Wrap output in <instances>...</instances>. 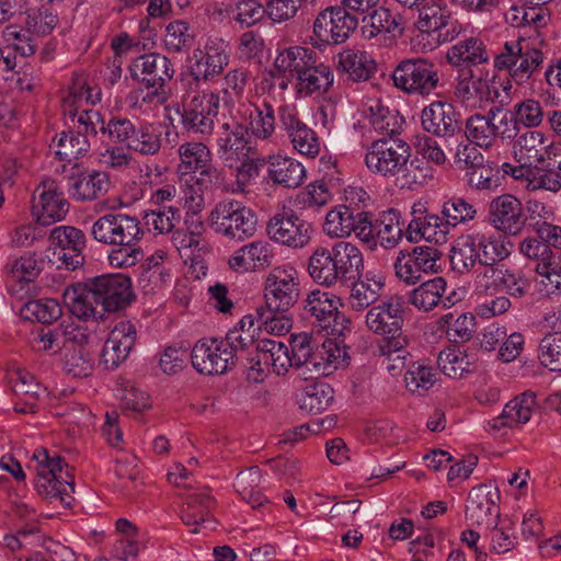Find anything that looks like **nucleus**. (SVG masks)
Returning a JSON list of instances; mask_svg holds the SVG:
<instances>
[{
    "label": "nucleus",
    "mask_w": 561,
    "mask_h": 561,
    "mask_svg": "<svg viewBox=\"0 0 561 561\" xmlns=\"http://www.w3.org/2000/svg\"><path fill=\"white\" fill-rule=\"evenodd\" d=\"M362 265V251L351 242L339 241L331 248L318 247L312 252L308 273L319 285L334 287L355 279Z\"/></svg>",
    "instance_id": "nucleus-1"
},
{
    "label": "nucleus",
    "mask_w": 561,
    "mask_h": 561,
    "mask_svg": "<svg viewBox=\"0 0 561 561\" xmlns=\"http://www.w3.org/2000/svg\"><path fill=\"white\" fill-rule=\"evenodd\" d=\"M36 461L35 488L38 494L51 501H58L64 507H69L73 501V474L59 456L50 457L44 448L35 450Z\"/></svg>",
    "instance_id": "nucleus-2"
},
{
    "label": "nucleus",
    "mask_w": 561,
    "mask_h": 561,
    "mask_svg": "<svg viewBox=\"0 0 561 561\" xmlns=\"http://www.w3.org/2000/svg\"><path fill=\"white\" fill-rule=\"evenodd\" d=\"M404 300L400 296H391L387 301L371 307L366 314V325L369 331L383 336L380 345L381 353L400 351L408 345L403 334Z\"/></svg>",
    "instance_id": "nucleus-3"
},
{
    "label": "nucleus",
    "mask_w": 561,
    "mask_h": 561,
    "mask_svg": "<svg viewBox=\"0 0 561 561\" xmlns=\"http://www.w3.org/2000/svg\"><path fill=\"white\" fill-rule=\"evenodd\" d=\"M101 133L107 134L112 141L144 156H154L161 148V136L152 125L126 117H112L107 124H102Z\"/></svg>",
    "instance_id": "nucleus-4"
},
{
    "label": "nucleus",
    "mask_w": 561,
    "mask_h": 561,
    "mask_svg": "<svg viewBox=\"0 0 561 561\" xmlns=\"http://www.w3.org/2000/svg\"><path fill=\"white\" fill-rule=\"evenodd\" d=\"M391 77L397 89L412 95L427 96L440 87L439 68L427 58L401 60Z\"/></svg>",
    "instance_id": "nucleus-5"
},
{
    "label": "nucleus",
    "mask_w": 561,
    "mask_h": 561,
    "mask_svg": "<svg viewBox=\"0 0 561 561\" xmlns=\"http://www.w3.org/2000/svg\"><path fill=\"white\" fill-rule=\"evenodd\" d=\"M210 226L227 238L243 241L256 230V215L242 202L224 199L216 205L209 216Z\"/></svg>",
    "instance_id": "nucleus-6"
},
{
    "label": "nucleus",
    "mask_w": 561,
    "mask_h": 561,
    "mask_svg": "<svg viewBox=\"0 0 561 561\" xmlns=\"http://www.w3.org/2000/svg\"><path fill=\"white\" fill-rule=\"evenodd\" d=\"M411 157V148L398 134L374 140L365 156L367 168L383 178H397Z\"/></svg>",
    "instance_id": "nucleus-7"
},
{
    "label": "nucleus",
    "mask_w": 561,
    "mask_h": 561,
    "mask_svg": "<svg viewBox=\"0 0 561 561\" xmlns=\"http://www.w3.org/2000/svg\"><path fill=\"white\" fill-rule=\"evenodd\" d=\"M543 62V54L531 46L530 42L519 37L515 42H506L503 50L494 58L497 70H507L511 78L518 84L526 82Z\"/></svg>",
    "instance_id": "nucleus-8"
},
{
    "label": "nucleus",
    "mask_w": 561,
    "mask_h": 561,
    "mask_svg": "<svg viewBox=\"0 0 561 561\" xmlns=\"http://www.w3.org/2000/svg\"><path fill=\"white\" fill-rule=\"evenodd\" d=\"M442 252L433 245H417L398 252L393 267L398 279L415 285L440 270Z\"/></svg>",
    "instance_id": "nucleus-9"
},
{
    "label": "nucleus",
    "mask_w": 561,
    "mask_h": 561,
    "mask_svg": "<svg viewBox=\"0 0 561 561\" xmlns=\"http://www.w3.org/2000/svg\"><path fill=\"white\" fill-rule=\"evenodd\" d=\"M266 232L271 240L291 249H302L312 237V225L290 207L283 206L268 220Z\"/></svg>",
    "instance_id": "nucleus-10"
},
{
    "label": "nucleus",
    "mask_w": 561,
    "mask_h": 561,
    "mask_svg": "<svg viewBox=\"0 0 561 561\" xmlns=\"http://www.w3.org/2000/svg\"><path fill=\"white\" fill-rule=\"evenodd\" d=\"M239 359L226 339H202L191 353L193 367L208 376L224 375L231 370Z\"/></svg>",
    "instance_id": "nucleus-11"
},
{
    "label": "nucleus",
    "mask_w": 561,
    "mask_h": 561,
    "mask_svg": "<svg viewBox=\"0 0 561 561\" xmlns=\"http://www.w3.org/2000/svg\"><path fill=\"white\" fill-rule=\"evenodd\" d=\"M91 234L99 243L115 247L128 245L134 240H141L144 231L136 216L108 213L93 222Z\"/></svg>",
    "instance_id": "nucleus-12"
},
{
    "label": "nucleus",
    "mask_w": 561,
    "mask_h": 561,
    "mask_svg": "<svg viewBox=\"0 0 561 561\" xmlns=\"http://www.w3.org/2000/svg\"><path fill=\"white\" fill-rule=\"evenodd\" d=\"M130 77L153 90V95L165 100L167 85L172 80L175 70L171 60L159 53H148L138 56L129 66Z\"/></svg>",
    "instance_id": "nucleus-13"
},
{
    "label": "nucleus",
    "mask_w": 561,
    "mask_h": 561,
    "mask_svg": "<svg viewBox=\"0 0 561 561\" xmlns=\"http://www.w3.org/2000/svg\"><path fill=\"white\" fill-rule=\"evenodd\" d=\"M298 273L291 266L275 267L264 285V306L268 311L288 312L299 297Z\"/></svg>",
    "instance_id": "nucleus-14"
},
{
    "label": "nucleus",
    "mask_w": 561,
    "mask_h": 561,
    "mask_svg": "<svg viewBox=\"0 0 561 561\" xmlns=\"http://www.w3.org/2000/svg\"><path fill=\"white\" fill-rule=\"evenodd\" d=\"M358 19L344 5L328 7L313 21V35L327 45L344 43L357 28Z\"/></svg>",
    "instance_id": "nucleus-15"
},
{
    "label": "nucleus",
    "mask_w": 561,
    "mask_h": 561,
    "mask_svg": "<svg viewBox=\"0 0 561 561\" xmlns=\"http://www.w3.org/2000/svg\"><path fill=\"white\" fill-rule=\"evenodd\" d=\"M180 164L179 171L182 174H198L195 183L204 188L210 187L220 180V171L211 163V153L207 146L202 142H185L179 147Z\"/></svg>",
    "instance_id": "nucleus-16"
},
{
    "label": "nucleus",
    "mask_w": 561,
    "mask_h": 561,
    "mask_svg": "<svg viewBox=\"0 0 561 561\" xmlns=\"http://www.w3.org/2000/svg\"><path fill=\"white\" fill-rule=\"evenodd\" d=\"M88 280L104 313L119 311L133 300L130 279L122 274H106Z\"/></svg>",
    "instance_id": "nucleus-17"
},
{
    "label": "nucleus",
    "mask_w": 561,
    "mask_h": 561,
    "mask_svg": "<svg viewBox=\"0 0 561 561\" xmlns=\"http://www.w3.org/2000/svg\"><path fill=\"white\" fill-rule=\"evenodd\" d=\"M528 216L522 202L511 194L493 198L489 204V222L506 236H518L526 226Z\"/></svg>",
    "instance_id": "nucleus-18"
},
{
    "label": "nucleus",
    "mask_w": 561,
    "mask_h": 561,
    "mask_svg": "<svg viewBox=\"0 0 561 561\" xmlns=\"http://www.w3.org/2000/svg\"><path fill=\"white\" fill-rule=\"evenodd\" d=\"M220 96L218 94H196L184 106L182 124L187 131L211 135L214 118L218 115Z\"/></svg>",
    "instance_id": "nucleus-19"
},
{
    "label": "nucleus",
    "mask_w": 561,
    "mask_h": 561,
    "mask_svg": "<svg viewBox=\"0 0 561 561\" xmlns=\"http://www.w3.org/2000/svg\"><path fill=\"white\" fill-rule=\"evenodd\" d=\"M499 500L500 492L493 483L473 486L467 500L466 518L471 524L485 527L492 526L500 517L496 505Z\"/></svg>",
    "instance_id": "nucleus-20"
},
{
    "label": "nucleus",
    "mask_w": 561,
    "mask_h": 561,
    "mask_svg": "<svg viewBox=\"0 0 561 561\" xmlns=\"http://www.w3.org/2000/svg\"><path fill=\"white\" fill-rule=\"evenodd\" d=\"M280 127L287 133L294 148L301 154L314 158L320 151V141L316 133L300 121L295 107H278Z\"/></svg>",
    "instance_id": "nucleus-21"
},
{
    "label": "nucleus",
    "mask_w": 561,
    "mask_h": 561,
    "mask_svg": "<svg viewBox=\"0 0 561 561\" xmlns=\"http://www.w3.org/2000/svg\"><path fill=\"white\" fill-rule=\"evenodd\" d=\"M458 116L451 104L434 101L423 108L421 124L425 131L436 137L450 138L461 131Z\"/></svg>",
    "instance_id": "nucleus-22"
},
{
    "label": "nucleus",
    "mask_w": 561,
    "mask_h": 561,
    "mask_svg": "<svg viewBox=\"0 0 561 561\" xmlns=\"http://www.w3.org/2000/svg\"><path fill=\"white\" fill-rule=\"evenodd\" d=\"M137 331L129 321L118 322L104 343L101 362L106 369H114L123 363L135 346Z\"/></svg>",
    "instance_id": "nucleus-23"
},
{
    "label": "nucleus",
    "mask_w": 561,
    "mask_h": 561,
    "mask_svg": "<svg viewBox=\"0 0 561 561\" xmlns=\"http://www.w3.org/2000/svg\"><path fill=\"white\" fill-rule=\"evenodd\" d=\"M38 202L34 203L33 209L37 220L42 225H51L62 220L69 211V203L53 180H46L42 186L36 188Z\"/></svg>",
    "instance_id": "nucleus-24"
},
{
    "label": "nucleus",
    "mask_w": 561,
    "mask_h": 561,
    "mask_svg": "<svg viewBox=\"0 0 561 561\" xmlns=\"http://www.w3.org/2000/svg\"><path fill=\"white\" fill-rule=\"evenodd\" d=\"M64 304L71 314L83 321L102 320L105 314L89 280L68 287L64 293Z\"/></svg>",
    "instance_id": "nucleus-25"
},
{
    "label": "nucleus",
    "mask_w": 561,
    "mask_h": 561,
    "mask_svg": "<svg viewBox=\"0 0 561 561\" xmlns=\"http://www.w3.org/2000/svg\"><path fill=\"white\" fill-rule=\"evenodd\" d=\"M49 240L53 245L61 249L60 257L68 270H76L83 264L85 236L80 229L71 226L56 227L50 231Z\"/></svg>",
    "instance_id": "nucleus-26"
},
{
    "label": "nucleus",
    "mask_w": 561,
    "mask_h": 561,
    "mask_svg": "<svg viewBox=\"0 0 561 561\" xmlns=\"http://www.w3.org/2000/svg\"><path fill=\"white\" fill-rule=\"evenodd\" d=\"M108 187L110 179L105 172H79L78 168L73 167L68 178V193L79 202L96 199L104 195Z\"/></svg>",
    "instance_id": "nucleus-27"
},
{
    "label": "nucleus",
    "mask_w": 561,
    "mask_h": 561,
    "mask_svg": "<svg viewBox=\"0 0 561 561\" xmlns=\"http://www.w3.org/2000/svg\"><path fill=\"white\" fill-rule=\"evenodd\" d=\"M234 112L240 119L249 116L250 122L244 126L247 134L262 140H266L273 135L275 112L270 103L263 102L262 105L257 106L251 102L239 101Z\"/></svg>",
    "instance_id": "nucleus-28"
},
{
    "label": "nucleus",
    "mask_w": 561,
    "mask_h": 561,
    "mask_svg": "<svg viewBox=\"0 0 561 561\" xmlns=\"http://www.w3.org/2000/svg\"><path fill=\"white\" fill-rule=\"evenodd\" d=\"M411 216L412 219L405 230L407 238L411 242H417L421 239L432 240L437 234L444 237L449 232L444 217L430 214L422 204L413 206Z\"/></svg>",
    "instance_id": "nucleus-29"
},
{
    "label": "nucleus",
    "mask_w": 561,
    "mask_h": 561,
    "mask_svg": "<svg viewBox=\"0 0 561 561\" xmlns=\"http://www.w3.org/2000/svg\"><path fill=\"white\" fill-rule=\"evenodd\" d=\"M229 64V51L224 42L206 46V51L191 67L190 73L198 82L213 81Z\"/></svg>",
    "instance_id": "nucleus-30"
},
{
    "label": "nucleus",
    "mask_w": 561,
    "mask_h": 561,
    "mask_svg": "<svg viewBox=\"0 0 561 561\" xmlns=\"http://www.w3.org/2000/svg\"><path fill=\"white\" fill-rule=\"evenodd\" d=\"M536 394L524 392L507 402L500 416L492 421V428L514 427L526 424L536 409Z\"/></svg>",
    "instance_id": "nucleus-31"
},
{
    "label": "nucleus",
    "mask_w": 561,
    "mask_h": 561,
    "mask_svg": "<svg viewBox=\"0 0 561 561\" xmlns=\"http://www.w3.org/2000/svg\"><path fill=\"white\" fill-rule=\"evenodd\" d=\"M447 61L459 70L479 69L489 61V54L482 41L469 37L451 46L446 54Z\"/></svg>",
    "instance_id": "nucleus-32"
},
{
    "label": "nucleus",
    "mask_w": 561,
    "mask_h": 561,
    "mask_svg": "<svg viewBox=\"0 0 561 561\" xmlns=\"http://www.w3.org/2000/svg\"><path fill=\"white\" fill-rule=\"evenodd\" d=\"M550 144L539 130H527L515 138L513 154L516 161L543 163Z\"/></svg>",
    "instance_id": "nucleus-33"
},
{
    "label": "nucleus",
    "mask_w": 561,
    "mask_h": 561,
    "mask_svg": "<svg viewBox=\"0 0 561 561\" xmlns=\"http://www.w3.org/2000/svg\"><path fill=\"white\" fill-rule=\"evenodd\" d=\"M364 264L358 267V275L353 280L343 282L341 286L350 288L348 304L353 310L363 311L374 305L380 297L383 284L369 278L362 279Z\"/></svg>",
    "instance_id": "nucleus-34"
},
{
    "label": "nucleus",
    "mask_w": 561,
    "mask_h": 561,
    "mask_svg": "<svg viewBox=\"0 0 561 561\" xmlns=\"http://www.w3.org/2000/svg\"><path fill=\"white\" fill-rule=\"evenodd\" d=\"M231 122H224L220 125V131L217 136L218 151L226 156V160L232 159L233 154H238L245 149L247 134L242 119H240L234 111H228Z\"/></svg>",
    "instance_id": "nucleus-35"
},
{
    "label": "nucleus",
    "mask_w": 561,
    "mask_h": 561,
    "mask_svg": "<svg viewBox=\"0 0 561 561\" xmlns=\"http://www.w3.org/2000/svg\"><path fill=\"white\" fill-rule=\"evenodd\" d=\"M334 75L331 68L319 60V56L314 57V64L308 65L297 79V88L299 93L311 95L314 92H327L333 84Z\"/></svg>",
    "instance_id": "nucleus-36"
},
{
    "label": "nucleus",
    "mask_w": 561,
    "mask_h": 561,
    "mask_svg": "<svg viewBox=\"0 0 561 561\" xmlns=\"http://www.w3.org/2000/svg\"><path fill=\"white\" fill-rule=\"evenodd\" d=\"M480 252L477 239L467 234L459 237L450 249L449 261L451 268L460 274L479 267Z\"/></svg>",
    "instance_id": "nucleus-37"
},
{
    "label": "nucleus",
    "mask_w": 561,
    "mask_h": 561,
    "mask_svg": "<svg viewBox=\"0 0 561 561\" xmlns=\"http://www.w3.org/2000/svg\"><path fill=\"white\" fill-rule=\"evenodd\" d=\"M446 286V280L440 276L424 279L409 293V302L421 311H431L443 301Z\"/></svg>",
    "instance_id": "nucleus-38"
},
{
    "label": "nucleus",
    "mask_w": 561,
    "mask_h": 561,
    "mask_svg": "<svg viewBox=\"0 0 561 561\" xmlns=\"http://www.w3.org/2000/svg\"><path fill=\"white\" fill-rule=\"evenodd\" d=\"M318 54L312 49L293 46L280 51L274 61L276 71L289 73L297 80L308 65L314 64Z\"/></svg>",
    "instance_id": "nucleus-39"
},
{
    "label": "nucleus",
    "mask_w": 561,
    "mask_h": 561,
    "mask_svg": "<svg viewBox=\"0 0 561 561\" xmlns=\"http://www.w3.org/2000/svg\"><path fill=\"white\" fill-rule=\"evenodd\" d=\"M268 175L273 182L287 187H298L305 179L302 164L288 157H274L270 161Z\"/></svg>",
    "instance_id": "nucleus-40"
},
{
    "label": "nucleus",
    "mask_w": 561,
    "mask_h": 561,
    "mask_svg": "<svg viewBox=\"0 0 561 561\" xmlns=\"http://www.w3.org/2000/svg\"><path fill=\"white\" fill-rule=\"evenodd\" d=\"M340 67L346 75L347 80L360 82L368 80L376 71V62L362 50H345L340 54Z\"/></svg>",
    "instance_id": "nucleus-41"
},
{
    "label": "nucleus",
    "mask_w": 561,
    "mask_h": 561,
    "mask_svg": "<svg viewBox=\"0 0 561 561\" xmlns=\"http://www.w3.org/2000/svg\"><path fill=\"white\" fill-rule=\"evenodd\" d=\"M304 310L314 317L323 329H329L337 316L336 301L328 293L319 289L308 294L304 301Z\"/></svg>",
    "instance_id": "nucleus-42"
},
{
    "label": "nucleus",
    "mask_w": 561,
    "mask_h": 561,
    "mask_svg": "<svg viewBox=\"0 0 561 561\" xmlns=\"http://www.w3.org/2000/svg\"><path fill=\"white\" fill-rule=\"evenodd\" d=\"M55 154L61 161L71 162L80 157H84L90 150V141L82 130L62 131L55 139Z\"/></svg>",
    "instance_id": "nucleus-43"
},
{
    "label": "nucleus",
    "mask_w": 561,
    "mask_h": 561,
    "mask_svg": "<svg viewBox=\"0 0 561 561\" xmlns=\"http://www.w3.org/2000/svg\"><path fill=\"white\" fill-rule=\"evenodd\" d=\"M363 33L368 37H375L380 33L401 34L403 27L399 23V18L393 15L391 11L385 7L374 8L367 15L363 18Z\"/></svg>",
    "instance_id": "nucleus-44"
},
{
    "label": "nucleus",
    "mask_w": 561,
    "mask_h": 561,
    "mask_svg": "<svg viewBox=\"0 0 561 561\" xmlns=\"http://www.w3.org/2000/svg\"><path fill=\"white\" fill-rule=\"evenodd\" d=\"M439 329L451 342H463L471 339L476 328V318L471 313L448 312L439 319Z\"/></svg>",
    "instance_id": "nucleus-45"
},
{
    "label": "nucleus",
    "mask_w": 561,
    "mask_h": 561,
    "mask_svg": "<svg viewBox=\"0 0 561 561\" xmlns=\"http://www.w3.org/2000/svg\"><path fill=\"white\" fill-rule=\"evenodd\" d=\"M333 394L334 391L329 383L312 382L306 386L301 392L298 400L299 407L309 413H321L332 403Z\"/></svg>",
    "instance_id": "nucleus-46"
},
{
    "label": "nucleus",
    "mask_w": 561,
    "mask_h": 561,
    "mask_svg": "<svg viewBox=\"0 0 561 561\" xmlns=\"http://www.w3.org/2000/svg\"><path fill=\"white\" fill-rule=\"evenodd\" d=\"M356 211L346 205H339L331 209L323 224V231L331 238L348 237L354 229Z\"/></svg>",
    "instance_id": "nucleus-47"
},
{
    "label": "nucleus",
    "mask_w": 561,
    "mask_h": 561,
    "mask_svg": "<svg viewBox=\"0 0 561 561\" xmlns=\"http://www.w3.org/2000/svg\"><path fill=\"white\" fill-rule=\"evenodd\" d=\"M492 126L489 111L485 115L473 114L466 122L465 136L468 141L478 147L490 148L495 144Z\"/></svg>",
    "instance_id": "nucleus-48"
},
{
    "label": "nucleus",
    "mask_w": 561,
    "mask_h": 561,
    "mask_svg": "<svg viewBox=\"0 0 561 561\" xmlns=\"http://www.w3.org/2000/svg\"><path fill=\"white\" fill-rule=\"evenodd\" d=\"M480 252L479 266L504 263L511 255L512 242L505 237H480L478 239Z\"/></svg>",
    "instance_id": "nucleus-49"
},
{
    "label": "nucleus",
    "mask_w": 561,
    "mask_h": 561,
    "mask_svg": "<svg viewBox=\"0 0 561 561\" xmlns=\"http://www.w3.org/2000/svg\"><path fill=\"white\" fill-rule=\"evenodd\" d=\"M376 238L385 249H393L402 238V227L399 222V213L389 209L375 220Z\"/></svg>",
    "instance_id": "nucleus-50"
},
{
    "label": "nucleus",
    "mask_w": 561,
    "mask_h": 561,
    "mask_svg": "<svg viewBox=\"0 0 561 561\" xmlns=\"http://www.w3.org/2000/svg\"><path fill=\"white\" fill-rule=\"evenodd\" d=\"M484 88H488V83L481 69L463 68L458 71L455 94L461 101H470L477 96L481 99Z\"/></svg>",
    "instance_id": "nucleus-51"
},
{
    "label": "nucleus",
    "mask_w": 561,
    "mask_h": 561,
    "mask_svg": "<svg viewBox=\"0 0 561 561\" xmlns=\"http://www.w3.org/2000/svg\"><path fill=\"white\" fill-rule=\"evenodd\" d=\"M536 273L540 277L539 284L545 295L561 294V253H556L548 261L538 263Z\"/></svg>",
    "instance_id": "nucleus-52"
},
{
    "label": "nucleus",
    "mask_w": 561,
    "mask_h": 561,
    "mask_svg": "<svg viewBox=\"0 0 561 561\" xmlns=\"http://www.w3.org/2000/svg\"><path fill=\"white\" fill-rule=\"evenodd\" d=\"M442 371L454 379H459L465 374H470L476 369L473 363L459 350H446L439 353L437 358Z\"/></svg>",
    "instance_id": "nucleus-53"
},
{
    "label": "nucleus",
    "mask_w": 561,
    "mask_h": 561,
    "mask_svg": "<svg viewBox=\"0 0 561 561\" xmlns=\"http://www.w3.org/2000/svg\"><path fill=\"white\" fill-rule=\"evenodd\" d=\"M210 497L205 494L190 495L186 502V506L182 510L181 518L184 524L195 526L192 529L193 534H197L199 530L198 525L209 523V504Z\"/></svg>",
    "instance_id": "nucleus-54"
},
{
    "label": "nucleus",
    "mask_w": 561,
    "mask_h": 561,
    "mask_svg": "<svg viewBox=\"0 0 561 561\" xmlns=\"http://www.w3.org/2000/svg\"><path fill=\"white\" fill-rule=\"evenodd\" d=\"M180 219V209L174 206H160L157 209L147 211L144 216L148 230H153L161 234L172 232Z\"/></svg>",
    "instance_id": "nucleus-55"
},
{
    "label": "nucleus",
    "mask_w": 561,
    "mask_h": 561,
    "mask_svg": "<svg viewBox=\"0 0 561 561\" xmlns=\"http://www.w3.org/2000/svg\"><path fill=\"white\" fill-rule=\"evenodd\" d=\"M419 9L417 28L422 33H434L449 19L451 12L434 1L427 0Z\"/></svg>",
    "instance_id": "nucleus-56"
},
{
    "label": "nucleus",
    "mask_w": 561,
    "mask_h": 561,
    "mask_svg": "<svg viewBox=\"0 0 561 561\" xmlns=\"http://www.w3.org/2000/svg\"><path fill=\"white\" fill-rule=\"evenodd\" d=\"M367 117L375 130L386 134L385 136L398 134L400 126L397 115L392 114L379 100L369 104Z\"/></svg>",
    "instance_id": "nucleus-57"
},
{
    "label": "nucleus",
    "mask_w": 561,
    "mask_h": 561,
    "mask_svg": "<svg viewBox=\"0 0 561 561\" xmlns=\"http://www.w3.org/2000/svg\"><path fill=\"white\" fill-rule=\"evenodd\" d=\"M22 312L26 319L33 318L42 323H51L62 313L59 302L53 298L28 301Z\"/></svg>",
    "instance_id": "nucleus-58"
},
{
    "label": "nucleus",
    "mask_w": 561,
    "mask_h": 561,
    "mask_svg": "<svg viewBox=\"0 0 561 561\" xmlns=\"http://www.w3.org/2000/svg\"><path fill=\"white\" fill-rule=\"evenodd\" d=\"M404 380L409 391L422 394L434 386L437 380V374L431 367L413 363L409 366Z\"/></svg>",
    "instance_id": "nucleus-59"
},
{
    "label": "nucleus",
    "mask_w": 561,
    "mask_h": 561,
    "mask_svg": "<svg viewBox=\"0 0 561 561\" xmlns=\"http://www.w3.org/2000/svg\"><path fill=\"white\" fill-rule=\"evenodd\" d=\"M490 119L493 122V134L495 140H513L518 136L519 126L513 112L505 111L501 107H491L489 110Z\"/></svg>",
    "instance_id": "nucleus-60"
},
{
    "label": "nucleus",
    "mask_w": 561,
    "mask_h": 561,
    "mask_svg": "<svg viewBox=\"0 0 561 561\" xmlns=\"http://www.w3.org/2000/svg\"><path fill=\"white\" fill-rule=\"evenodd\" d=\"M538 358L551 371H561V334L549 333L541 339Z\"/></svg>",
    "instance_id": "nucleus-61"
},
{
    "label": "nucleus",
    "mask_w": 561,
    "mask_h": 561,
    "mask_svg": "<svg viewBox=\"0 0 561 561\" xmlns=\"http://www.w3.org/2000/svg\"><path fill=\"white\" fill-rule=\"evenodd\" d=\"M512 112L518 126L522 125L525 128L538 127L545 117L540 102L534 99H526L516 103Z\"/></svg>",
    "instance_id": "nucleus-62"
},
{
    "label": "nucleus",
    "mask_w": 561,
    "mask_h": 561,
    "mask_svg": "<svg viewBox=\"0 0 561 561\" xmlns=\"http://www.w3.org/2000/svg\"><path fill=\"white\" fill-rule=\"evenodd\" d=\"M185 203L188 207V213L186 214L184 224L186 226V231L191 233V236L201 240L202 234L205 231V225L202 220L198 213L204 207V196L202 188L198 191H193L191 196L185 197Z\"/></svg>",
    "instance_id": "nucleus-63"
},
{
    "label": "nucleus",
    "mask_w": 561,
    "mask_h": 561,
    "mask_svg": "<svg viewBox=\"0 0 561 561\" xmlns=\"http://www.w3.org/2000/svg\"><path fill=\"white\" fill-rule=\"evenodd\" d=\"M442 215L448 229L474 218L476 209L463 198H451L443 206Z\"/></svg>",
    "instance_id": "nucleus-64"
}]
</instances>
